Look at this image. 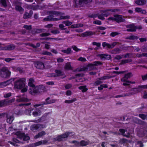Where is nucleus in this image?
Segmentation results:
<instances>
[{
	"label": "nucleus",
	"mask_w": 147,
	"mask_h": 147,
	"mask_svg": "<svg viewBox=\"0 0 147 147\" xmlns=\"http://www.w3.org/2000/svg\"><path fill=\"white\" fill-rule=\"evenodd\" d=\"M49 15L45 18L43 19L45 21H57L61 20L62 19H69L70 16H61L59 18H54L55 15L56 16H60L62 14L61 13L59 12L55 11H49Z\"/></svg>",
	"instance_id": "nucleus-1"
},
{
	"label": "nucleus",
	"mask_w": 147,
	"mask_h": 147,
	"mask_svg": "<svg viewBox=\"0 0 147 147\" xmlns=\"http://www.w3.org/2000/svg\"><path fill=\"white\" fill-rule=\"evenodd\" d=\"M140 88L147 89V84L139 85L137 87L132 88L130 90V91L127 92L128 96L134 95L140 92L141 91L140 89Z\"/></svg>",
	"instance_id": "nucleus-2"
},
{
	"label": "nucleus",
	"mask_w": 147,
	"mask_h": 147,
	"mask_svg": "<svg viewBox=\"0 0 147 147\" xmlns=\"http://www.w3.org/2000/svg\"><path fill=\"white\" fill-rule=\"evenodd\" d=\"M25 79L24 78H20L15 81L14 83V88L17 89H21L25 86L24 82Z\"/></svg>",
	"instance_id": "nucleus-3"
},
{
	"label": "nucleus",
	"mask_w": 147,
	"mask_h": 147,
	"mask_svg": "<svg viewBox=\"0 0 147 147\" xmlns=\"http://www.w3.org/2000/svg\"><path fill=\"white\" fill-rule=\"evenodd\" d=\"M72 133V132L67 131L64 134L59 135L57 137L54 138L53 140L55 141L61 142L63 140V139L67 138Z\"/></svg>",
	"instance_id": "nucleus-4"
},
{
	"label": "nucleus",
	"mask_w": 147,
	"mask_h": 147,
	"mask_svg": "<svg viewBox=\"0 0 147 147\" xmlns=\"http://www.w3.org/2000/svg\"><path fill=\"white\" fill-rule=\"evenodd\" d=\"M11 72L7 67H3L0 69V76L3 78H7L10 77Z\"/></svg>",
	"instance_id": "nucleus-5"
},
{
	"label": "nucleus",
	"mask_w": 147,
	"mask_h": 147,
	"mask_svg": "<svg viewBox=\"0 0 147 147\" xmlns=\"http://www.w3.org/2000/svg\"><path fill=\"white\" fill-rule=\"evenodd\" d=\"M100 12L101 13L100 14H97L96 15L98 19L102 20H105V18L104 17H107L111 14L109 12L108 9L101 10Z\"/></svg>",
	"instance_id": "nucleus-6"
},
{
	"label": "nucleus",
	"mask_w": 147,
	"mask_h": 147,
	"mask_svg": "<svg viewBox=\"0 0 147 147\" xmlns=\"http://www.w3.org/2000/svg\"><path fill=\"white\" fill-rule=\"evenodd\" d=\"M126 115L122 117H121V120L122 121H125V120L129 121V122L131 123H137L138 119L137 117L133 116L131 117L130 118L127 117V118Z\"/></svg>",
	"instance_id": "nucleus-7"
},
{
	"label": "nucleus",
	"mask_w": 147,
	"mask_h": 147,
	"mask_svg": "<svg viewBox=\"0 0 147 147\" xmlns=\"http://www.w3.org/2000/svg\"><path fill=\"white\" fill-rule=\"evenodd\" d=\"M92 0H75V5L76 6L80 7L84 4H86L91 2Z\"/></svg>",
	"instance_id": "nucleus-8"
},
{
	"label": "nucleus",
	"mask_w": 147,
	"mask_h": 147,
	"mask_svg": "<svg viewBox=\"0 0 147 147\" xmlns=\"http://www.w3.org/2000/svg\"><path fill=\"white\" fill-rule=\"evenodd\" d=\"M15 48V45L14 44H11L5 47L0 46V49L2 51H11L14 49Z\"/></svg>",
	"instance_id": "nucleus-9"
},
{
	"label": "nucleus",
	"mask_w": 147,
	"mask_h": 147,
	"mask_svg": "<svg viewBox=\"0 0 147 147\" xmlns=\"http://www.w3.org/2000/svg\"><path fill=\"white\" fill-rule=\"evenodd\" d=\"M42 87V85H40L38 86H37L36 87L33 88L32 89L30 88L29 90V92L31 94L40 92V89H41Z\"/></svg>",
	"instance_id": "nucleus-10"
},
{
	"label": "nucleus",
	"mask_w": 147,
	"mask_h": 147,
	"mask_svg": "<svg viewBox=\"0 0 147 147\" xmlns=\"http://www.w3.org/2000/svg\"><path fill=\"white\" fill-rule=\"evenodd\" d=\"M35 67L38 69H43L45 68L44 63L41 61H36L34 63Z\"/></svg>",
	"instance_id": "nucleus-11"
},
{
	"label": "nucleus",
	"mask_w": 147,
	"mask_h": 147,
	"mask_svg": "<svg viewBox=\"0 0 147 147\" xmlns=\"http://www.w3.org/2000/svg\"><path fill=\"white\" fill-rule=\"evenodd\" d=\"M72 142L73 144H75L77 146L80 145L82 146H85L88 145L89 144L88 142L84 140H82L80 142H79L78 141L74 140L72 141Z\"/></svg>",
	"instance_id": "nucleus-12"
},
{
	"label": "nucleus",
	"mask_w": 147,
	"mask_h": 147,
	"mask_svg": "<svg viewBox=\"0 0 147 147\" xmlns=\"http://www.w3.org/2000/svg\"><path fill=\"white\" fill-rule=\"evenodd\" d=\"M117 42H113L111 44L107 43L106 42H104L102 43V46L104 48L107 47L108 49H112L117 45Z\"/></svg>",
	"instance_id": "nucleus-13"
},
{
	"label": "nucleus",
	"mask_w": 147,
	"mask_h": 147,
	"mask_svg": "<svg viewBox=\"0 0 147 147\" xmlns=\"http://www.w3.org/2000/svg\"><path fill=\"white\" fill-rule=\"evenodd\" d=\"M114 16L115 18V21L117 23L123 22L125 21V20L123 18L122 15L115 14L114 15Z\"/></svg>",
	"instance_id": "nucleus-14"
},
{
	"label": "nucleus",
	"mask_w": 147,
	"mask_h": 147,
	"mask_svg": "<svg viewBox=\"0 0 147 147\" xmlns=\"http://www.w3.org/2000/svg\"><path fill=\"white\" fill-rule=\"evenodd\" d=\"M18 98L16 100V101L18 102H28L30 101V100L27 98H25L24 96H17Z\"/></svg>",
	"instance_id": "nucleus-15"
},
{
	"label": "nucleus",
	"mask_w": 147,
	"mask_h": 147,
	"mask_svg": "<svg viewBox=\"0 0 147 147\" xmlns=\"http://www.w3.org/2000/svg\"><path fill=\"white\" fill-rule=\"evenodd\" d=\"M127 28L126 31L129 32H134L136 31L135 26L134 24H130L127 25L126 26Z\"/></svg>",
	"instance_id": "nucleus-16"
},
{
	"label": "nucleus",
	"mask_w": 147,
	"mask_h": 147,
	"mask_svg": "<svg viewBox=\"0 0 147 147\" xmlns=\"http://www.w3.org/2000/svg\"><path fill=\"white\" fill-rule=\"evenodd\" d=\"M97 56L99 57L102 59H104L108 60L110 59L111 58L110 55L104 54H98Z\"/></svg>",
	"instance_id": "nucleus-17"
},
{
	"label": "nucleus",
	"mask_w": 147,
	"mask_h": 147,
	"mask_svg": "<svg viewBox=\"0 0 147 147\" xmlns=\"http://www.w3.org/2000/svg\"><path fill=\"white\" fill-rule=\"evenodd\" d=\"M33 14V11L31 10H30L29 13L25 12L23 15V18L25 19L29 18L32 16Z\"/></svg>",
	"instance_id": "nucleus-18"
},
{
	"label": "nucleus",
	"mask_w": 147,
	"mask_h": 147,
	"mask_svg": "<svg viewBox=\"0 0 147 147\" xmlns=\"http://www.w3.org/2000/svg\"><path fill=\"white\" fill-rule=\"evenodd\" d=\"M50 99V97H48L45 99L46 102H42L41 103H42L43 105H46L53 103L55 102L56 101L55 100L53 99L49 100Z\"/></svg>",
	"instance_id": "nucleus-19"
},
{
	"label": "nucleus",
	"mask_w": 147,
	"mask_h": 147,
	"mask_svg": "<svg viewBox=\"0 0 147 147\" xmlns=\"http://www.w3.org/2000/svg\"><path fill=\"white\" fill-rule=\"evenodd\" d=\"M94 34V33L92 31H87L82 33L81 36L82 37H86L87 36H92Z\"/></svg>",
	"instance_id": "nucleus-20"
},
{
	"label": "nucleus",
	"mask_w": 147,
	"mask_h": 147,
	"mask_svg": "<svg viewBox=\"0 0 147 147\" xmlns=\"http://www.w3.org/2000/svg\"><path fill=\"white\" fill-rule=\"evenodd\" d=\"M146 0H137L135 1V3L138 5H143L146 3Z\"/></svg>",
	"instance_id": "nucleus-21"
},
{
	"label": "nucleus",
	"mask_w": 147,
	"mask_h": 147,
	"mask_svg": "<svg viewBox=\"0 0 147 147\" xmlns=\"http://www.w3.org/2000/svg\"><path fill=\"white\" fill-rule=\"evenodd\" d=\"M136 12L138 13H141L145 14L146 13V11L145 9H142L141 8L136 7L135 9Z\"/></svg>",
	"instance_id": "nucleus-22"
},
{
	"label": "nucleus",
	"mask_w": 147,
	"mask_h": 147,
	"mask_svg": "<svg viewBox=\"0 0 147 147\" xmlns=\"http://www.w3.org/2000/svg\"><path fill=\"white\" fill-rule=\"evenodd\" d=\"M121 51V50L119 48H117L114 49L111 52L112 54H119Z\"/></svg>",
	"instance_id": "nucleus-23"
},
{
	"label": "nucleus",
	"mask_w": 147,
	"mask_h": 147,
	"mask_svg": "<svg viewBox=\"0 0 147 147\" xmlns=\"http://www.w3.org/2000/svg\"><path fill=\"white\" fill-rule=\"evenodd\" d=\"M121 81L122 82H124L123 84V85L124 86H129V84H128L129 81L127 79L123 77V78L121 79Z\"/></svg>",
	"instance_id": "nucleus-24"
},
{
	"label": "nucleus",
	"mask_w": 147,
	"mask_h": 147,
	"mask_svg": "<svg viewBox=\"0 0 147 147\" xmlns=\"http://www.w3.org/2000/svg\"><path fill=\"white\" fill-rule=\"evenodd\" d=\"M24 133H21L20 131L17 132L15 135L17 136V138L20 140H22L23 139V136H24Z\"/></svg>",
	"instance_id": "nucleus-25"
},
{
	"label": "nucleus",
	"mask_w": 147,
	"mask_h": 147,
	"mask_svg": "<svg viewBox=\"0 0 147 147\" xmlns=\"http://www.w3.org/2000/svg\"><path fill=\"white\" fill-rule=\"evenodd\" d=\"M40 127V125L36 124L32 125L31 127V130L33 131L37 130Z\"/></svg>",
	"instance_id": "nucleus-26"
},
{
	"label": "nucleus",
	"mask_w": 147,
	"mask_h": 147,
	"mask_svg": "<svg viewBox=\"0 0 147 147\" xmlns=\"http://www.w3.org/2000/svg\"><path fill=\"white\" fill-rule=\"evenodd\" d=\"M83 26V24H74L71 25V28H77L79 27H82Z\"/></svg>",
	"instance_id": "nucleus-27"
},
{
	"label": "nucleus",
	"mask_w": 147,
	"mask_h": 147,
	"mask_svg": "<svg viewBox=\"0 0 147 147\" xmlns=\"http://www.w3.org/2000/svg\"><path fill=\"white\" fill-rule=\"evenodd\" d=\"M46 134L45 132L44 131H42L38 133V134L35 136L34 138L35 139H37L45 135Z\"/></svg>",
	"instance_id": "nucleus-28"
},
{
	"label": "nucleus",
	"mask_w": 147,
	"mask_h": 147,
	"mask_svg": "<svg viewBox=\"0 0 147 147\" xmlns=\"http://www.w3.org/2000/svg\"><path fill=\"white\" fill-rule=\"evenodd\" d=\"M78 89L82 90V92L83 93L86 92L88 90V88L86 85L80 86L78 87Z\"/></svg>",
	"instance_id": "nucleus-29"
},
{
	"label": "nucleus",
	"mask_w": 147,
	"mask_h": 147,
	"mask_svg": "<svg viewBox=\"0 0 147 147\" xmlns=\"http://www.w3.org/2000/svg\"><path fill=\"white\" fill-rule=\"evenodd\" d=\"M34 80L32 78H30L29 80V82L28 83V85L29 86L32 87L34 88L35 87V85L33 84Z\"/></svg>",
	"instance_id": "nucleus-30"
},
{
	"label": "nucleus",
	"mask_w": 147,
	"mask_h": 147,
	"mask_svg": "<svg viewBox=\"0 0 147 147\" xmlns=\"http://www.w3.org/2000/svg\"><path fill=\"white\" fill-rule=\"evenodd\" d=\"M41 113V111L38 109L34 111L32 113V115L34 117H36L40 115Z\"/></svg>",
	"instance_id": "nucleus-31"
},
{
	"label": "nucleus",
	"mask_w": 147,
	"mask_h": 147,
	"mask_svg": "<svg viewBox=\"0 0 147 147\" xmlns=\"http://www.w3.org/2000/svg\"><path fill=\"white\" fill-rule=\"evenodd\" d=\"M132 60L131 59H122L120 63V65H122L125 64L126 63H130L131 62Z\"/></svg>",
	"instance_id": "nucleus-32"
},
{
	"label": "nucleus",
	"mask_w": 147,
	"mask_h": 147,
	"mask_svg": "<svg viewBox=\"0 0 147 147\" xmlns=\"http://www.w3.org/2000/svg\"><path fill=\"white\" fill-rule=\"evenodd\" d=\"M138 37L136 36L131 35L130 36H128L125 38L126 39H129L130 40H137Z\"/></svg>",
	"instance_id": "nucleus-33"
},
{
	"label": "nucleus",
	"mask_w": 147,
	"mask_h": 147,
	"mask_svg": "<svg viewBox=\"0 0 147 147\" xmlns=\"http://www.w3.org/2000/svg\"><path fill=\"white\" fill-rule=\"evenodd\" d=\"M113 77L111 76H105L99 78L98 79L99 80H105L109 79Z\"/></svg>",
	"instance_id": "nucleus-34"
},
{
	"label": "nucleus",
	"mask_w": 147,
	"mask_h": 147,
	"mask_svg": "<svg viewBox=\"0 0 147 147\" xmlns=\"http://www.w3.org/2000/svg\"><path fill=\"white\" fill-rule=\"evenodd\" d=\"M141 105L142 106L141 107L137 109L136 111L138 113H142L143 110L145 108L144 103H142Z\"/></svg>",
	"instance_id": "nucleus-35"
},
{
	"label": "nucleus",
	"mask_w": 147,
	"mask_h": 147,
	"mask_svg": "<svg viewBox=\"0 0 147 147\" xmlns=\"http://www.w3.org/2000/svg\"><path fill=\"white\" fill-rule=\"evenodd\" d=\"M64 68L66 70H69L72 69V67H71L70 63V62H67L66 63Z\"/></svg>",
	"instance_id": "nucleus-36"
},
{
	"label": "nucleus",
	"mask_w": 147,
	"mask_h": 147,
	"mask_svg": "<svg viewBox=\"0 0 147 147\" xmlns=\"http://www.w3.org/2000/svg\"><path fill=\"white\" fill-rule=\"evenodd\" d=\"M7 106L5 99L0 100V107H3Z\"/></svg>",
	"instance_id": "nucleus-37"
},
{
	"label": "nucleus",
	"mask_w": 147,
	"mask_h": 147,
	"mask_svg": "<svg viewBox=\"0 0 147 147\" xmlns=\"http://www.w3.org/2000/svg\"><path fill=\"white\" fill-rule=\"evenodd\" d=\"M45 29L41 28H35L33 31L36 33H40L44 31Z\"/></svg>",
	"instance_id": "nucleus-38"
},
{
	"label": "nucleus",
	"mask_w": 147,
	"mask_h": 147,
	"mask_svg": "<svg viewBox=\"0 0 147 147\" xmlns=\"http://www.w3.org/2000/svg\"><path fill=\"white\" fill-rule=\"evenodd\" d=\"M16 10L21 12H23L24 11V9L20 5H16L15 7Z\"/></svg>",
	"instance_id": "nucleus-39"
},
{
	"label": "nucleus",
	"mask_w": 147,
	"mask_h": 147,
	"mask_svg": "<svg viewBox=\"0 0 147 147\" xmlns=\"http://www.w3.org/2000/svg\"><path fill=\"white\" fill-rule=\"evenodd\" d=\"M55 72L56 74L57 77L61 76L63 75V74H62V72L60 70L55 69Z\"/></svg>",
	"instance_id": "nucleus-40"
},
{
	"label": "nucleus",
	"mask_w": 147,
	"mask_h": 147,
	"mask_svg": "<svg viewBox=\"0 0 147 147\" xmlns=\"http://www.w3.org/2000/svg\"><path fill=\"white\" fill-rule=\"evenodd\" d=\"M61 52L64 53H65L67 54H69L71 53V50L70 48H67L66 50H62Z\"/></svg>",
	"instance_id": "nucleus-41"
},
{
	"label": "nucleus",
	"mask_w": 147,
	"mask_h": 147,
	"mask_svg": "<svg viewBox=\"0 0 147 147\" xmlns=\"http://www.w3.org/2000/svg\"><path fill=\"white\" fill-rule=\"evenodd\" d=\"M13 120V116H9V117L7 118V122L9 124H11Z\"/></svg>",
	"instance_id": "nucleus-42"
},
{
	"label": "nucleus",
	"mask_w": 147,
	"mask_h": 147,
	"mask_svg": "<svg viewBox=\"0 0 147 147\" xmlns=\"http://www.w3.org/2000/svg\"><path fill=\"white\" fill-rule=\"evenodd\" d=\"M77 100V99L76 98H74L71 100H66L64 102L66 103L70 104V103H73Z\"/></svg>",
	"instance_id": "nucleus-43"
},
{
	"label": "nucleus",
	"mask_w": 147,
	"mask_h": 147,
	"mask_svg": "<svg viewBox=\"0 0 147 147\" xmlns=\"http://www.w3.org/2000/svg\"><path fill=\"white\" fill-rule=\"evenodd\" d=\"M62 23L65 24L66 26H69L71 25L72 24V22L69 21V20H66L63 21L62 22Z\"/></svg>",
	"instance_id": "nucleus-44"
},
{
	"label": "nucleus",
	"mask_w": 147,
	"mask_h": 147,
	"mask_svg": "<svg viewBox=\"0 0 147 147\" xmlns=\"http://www.w3.org/2000/svg\"><path fill=\"white\" fill-rule=\"evenodd\" d=\"M0 4L5 7H6L7 5L6 0H0Z\"/></svg>",
	"instance_id": "nucleus-45"
},
{
	"label": "nucleus",
	"mask_w": 147,
	"mask_h": 147,
	"mask_svg": "<svg viewBox=\"0 0 147 147\" xmlns=\"http://www.w3.org/2000/svg\"><path fill=\"white\" fill-rule=\"evenodd\" d=\"M139 117L143 120H145L147 117V114L146 115L141 113L139 114Z\"/></svg>",
	"instance_id": "nucleus-46"
},
{
	"label": "nucleus",
	"mask_w": 147,
	"mask_h": 147,
	"mask_svg": "<svg viewBox=\"0 0 147 147\" xmlns=\"http://www.w3.org/2000/svg\"><path fill=\"white\" fill-rule=\"evenodd\" d=\"M108 11H111L113 12H121L122 11L121 10L119 9H108Z\"/></svg>",
	"instance_id": "nucleus-47"
},
{
	"label": "nucleus",
	"mask_w": 147,
	"mask_h": 147,
	"mask_svg": "<svg viewBox=\"0 0 147 147\" xmlns=\"http://www.w3.org/2000/svg\"><path fill=\"white\" fill-rule=\"evenodd\" d=\"M120 34V33L116 32H112L111 33L110 36L111 37H114Z\"/></svg>",
	"instance_id": "nucleus-48"
},
{
	"label": "nucleus",
	"mask_w": 147,
	"mask_h": 147,
	"mask_svg": "<svg viewBox=\"0 0 147 147\" xmlns=\"http://www.w3.org/2000/svg\"><path fill=\"white\" fill-rule=\"evenodd\" d=\"M15 99L14 98H12L11 99H10L9 100H6V103L7 105H9V104L10 103H11L15 101Z\"/></svg>",
	"instance_id": "nucleus-49"
},
{
	"label": "nucleus",
	"mask_w": 147,
	"mask_h": 147,
	"mask_svg": "<svg viewBox=\"0 0 147 147\" xmlns=\"http://www.w3.org/2000/svg\"><path fill=\"white\" fill-rule=\"evenodd\" d=\"M128 96V95L127 94V93H125L123 94H120L119 95H116L115 96V98H118L122 97H125Z\"/></svg>",
	"instance_id": "nucleus-50"
},
{
	"label": "nucleus",
	"mask_w": 147,
	"mask_h": 147,
	"mask_svg": "<svg viewBox=\"0 0 147 147\" xmlns=\"http://www.w3.org/2000/svg\"><path fill=\"white\" fill-rule=\"evenodd\" d=\"M132 76V73L131 72H129L127 74L125 75L124 77L125 78H126L127 79L128 78H130Z\"/></svg>",
	"instance_id": "nucleus-51"
},
{
	"label": "nucleus",
	"mask_w": 147,
	"mask_h": 147,
	"mask_svg": "<svg viewBox=\"0 0 147 147\" xmlns=\"http://www.w3.org/2000/svg\"><path fill=\"white\" fill-rule=\"evenodd\" d=\"M30 139V137L26 135L24 133L22 139L24 141H27L29 140Z\"/></svg>",
	"instance_id": "nucleus-52"
},
{
	"label": "nucleus",
	"mask_w": 147,
	"mask_h": 147,
	"mask_svg": "<svg viewBox=\"0 0 147 147\" xmlns=\"http://www.w3.org/2000/svg\"><path fill=\"white\" fill-rule=\"evenodd\" d=\"M94 66H98V65H102V63L101 62L99 61H95L94 62Z\"/></svg>",
	"instance_id": "nucleus-53"
},
{
	"label": "nucleus",
	"mask_w": 147,
	"mask_h": 147,
	"mask_svg": "<svg viewBox=\"0 0 147 147\" xmlns=\"http://www.w3.org/2000/svg\"><path fill=\"white\" fill-rule=\"evenodd\" d=\"M71 47L76 52H78V51H81V49H78L77 47L75 45L72 46Z\"/></svg>",
	"instance_id": "nucleus-54"
},
{
	"label": "nucleus",
	"mask_w": 147,
	"mask_h": 147,
	"mask_svg": "<svg viewBox=\"0 0 147 147\" xmlns=\"http://www.w3.org/2000/svg\"><path fill=\"white\" fill-rule=\"evenodd\" d=\"M102 83L100 80H97L95 81L94 83V85L95 86H97L99 85L100 84Z\"/></svg>",
	"instance_id": "nucleus-55"
},
{
	"label": "nucleus",
	"mask_w": 147,
	"mask_h": 147,
	"mask_svg": "<svg viewBox=\"0 0 147 147\" xmlns=\"http://www.w3.org/2000/svg\"><path fill=\"white\" fill-rule=\"evenodd\" d=\"M42 54L45 55H47L49 56L52 55V54L51 52H49L46 51H44L42 53Z\"/></svg>",
	"instance_id": "nucleus-56"
},
{
	"label": "nucleus",
	"mask_w": 147,
	"mask_h": 147,
	"mask_svg": "<svg viewBox=\"0 0 147 147\" xmlns=\"http://www.w3.org/2000/svg\"><path fill=\"white\" fill-rule=\"evenodd\" d=\"M51 32L53 34H59L60 33V31L58 30L55 29L51 30Z\"/></svg>",
	"instance_id": "nucleus-57"
},
{
	"label": "nucleus",
	"mask_w": 147,
	"mask_h": 147,
	"mask_svg": "<svg viewBox=\"0 0 147 147\" xmlns=\"http://www.w3.org/2000/svg\"><path fill=\"white\" fill-rule=\"evenodd\" d=\"M27 30H30L32 29L31 25H24L23 27Z\"/></svg>",
	"instance_id": "nucleus-58"
},
{
	"label": "nucleus",
	"mask_w": 147,
	"mask_h": 147,
	"mask_svg": "<svg viewBox=\"0 0 147 147\" xmlns=\"http://www.w3.org/2000/svg\"><path fill=\"white\" fill-rule=\"evenodd\" d=\"M15 79L16 78H11L9 80H8L6 81V82L7 83V84H8V85H9L11 83L12 81H14Z\"/></svg>",
	"instance_id": "nucleus-59"
},
{
	"label": "nucleus",
	"mask_w": 147,
	"mask_h": 147,
	"mask_svg": "<svg viewBox=\"0 0 147 147\" xmlns=\"http://www.w3.org/2000/svg\"><path fill=\"white\" fill-rule=\"evenodd\" d=\"M38 5L34 6L33 5H30V8L33 10H36L38 9Z\"/></svg>",
	"instance_id": "nucleus-60"
},
{
	"label": "nucleus",
	"mask_w": 147,
	"mask_h": 147,
	"mask_svg": "<svg viewBox=\"0 0 147 147\" xmlns=\"http://www.w3.org/2000/svg\"><path fill=\"white\" fill-rule=\"evenodd\" d=\"M94 24H97L98 25H101L102 24L100 20H97L95 21H94L93 22Z\"/></svg>",
	"instance_id": "nucleus-61"
},
{
	"label": "nucleus",
	"mask_w": 147,
	"mask_h": 147,
	"mask_svg": "<svg viewBox=\"0 0 147 147\" xmlns=\"http://www.w3.org/2000/svg\"><path fill=\"white\" fill-rule=\"evenodd\" d=\"M64 25L62 24H60L59 25V27L61 30H66L67 28H64Z\"/></svg>",
	"instance_id": "nucleus-62"
},
{
	"label": "nucleus",
	"mask_w": 147,
	"mask_h": 147,
	"mask_svg": "<svg viewBox=\"0 0 147 147\" xmlns=\"http://www.w3.org/2000/svg\"><path fill=\"white\" fill-rule=\"evenodd\" d=\"M132 53H127L125 55H122V56H124L123 57L124 58H129L130 55H131Z\"/></svg>",
	"instance_id": "nucleus-63"
},
{
	"label": "nucleus",
	"mask_w": 147,
	"mask_h": 147,
	"mask_svg": "<svg viewBox=\"0 0 147 147\" xmlns=\"http://www.w3.org/2000/svg\"><path fill=\"white\" fill-rule=\"evenodd\" d=\"M72 87V85L70 84H67L65 86V87L66 89H69Z\"/></svg>",
	"instance_id": "nucleus-64"
}]
</instances>
